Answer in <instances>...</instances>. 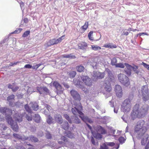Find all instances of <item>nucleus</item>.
Here are the masks:
<instances>
[{
  "label": "nucleus",
  "instance_id": "nucleus-1",
  "mask_svg": "<svg viewBox=\"0 0 149 149\" xmlns=\"http://www.w3.org/2000/svg\"><path fill=\"white\" fill-rule=\"evenodd\" d=\"M15 112V114L14 115V119L15 121L18 122H20L22 120V117L24 116L23 114H19L15 111H13L9 109L6 107H1L0 108V112L3 114L6 115V118L8 124H10L13 130L15 132H17L19 127L17 123L14 122L11 116L12 114Z\"/></svg>",
  "mask_w": 149,
  "mask_h": 149
},
{
  "label": "nucleus",
  "instance_id": "nucleus-2",
  "mask_svg": "<svg viewBox=\"0 0 149 149\" xmlns=\"http://www.w3.org/2000/svg\"><path fill=\"white\" fill-rule=\"evenodd\" d=\"M147 130V128L143 120L138 121L135 127L134 135L137 138H140L143 136Z\"/></svg>",
  "mask_w": 149,
  "mask_h": 149
},
{
  "label": "nucleus",
  "instance_id": "nucleus-3",
  "mask_svg": "<svg viewBox=\"0 0 149 149\" xmlns=\"http://www.w3.org/2000/svg\"><path fill=\"white\" fill-rule=\"evenodd\" d=\"M105 73H107L109 77V80L107 81L106 79L105 81L104 86V90L106 92H103V93L104 94H106L107 93H109L111 90V85L110 82H114L115 79L112 73L110 70L108 69H106L104 72Z\"/></svg>",
  "mask_w": 149,
  "mask_h": 149
},
{
  "label": "nucleus",
  "instance_id": "nucleus-4",
  "mask_svg": "<svg viewBox=\"0 0 149 149\" xmlns=\"http://www.w3.org/2000/svg\"><path fill=\"white\" fill-rule=\"evenodd\" d=\"M75 107L74 108H72L71 111L74 115H76L78 113L79 115V117L84 121H88L90 122L91 120L86 116H84V114L81 111L82 110V107L81 104L79 102L77 105H75Z\"/></svg>",
  "mask_w": 149,
  "mask_h": 149
},
{
  "label": "nucleus",
  "instance_id": "nucleus-5",
  "mask_svg": "<svg viewBox=\"0 0 149 149\" xmlns=\"http://www.w3.org/2000/svg\"><path fill=\"white\" fill-rule=\"evenodd\" d=\"M139 105L138 104H136L133 108V110L132 111L131 114V117L133 120H134L136 118L140 117L145 111L143 110V111H141L139 110Z\"/></svg>",
  "mask_w": 149,
  "mask_h": 149
},
{
  "label": "nucleus",
  "instance_id": "nucleus-6",
  "mask_svg": "<svg viewBox=\"0 0 149 149\" xmlns=\"http://www.w3.org/2000/svg\"><path fill=\"white\" fill-rule=\"evenodd\" d=\"M131 107V101L129 99H125L123 102L121 110L124 113H127L130 111Z\"/></svg>",
  "mask_w": 149,
  "mask_h": 149
},
{
  "label": "nucleus",
  "instance_id": "nucleus-7",
  "mask_svg": "<svg viewBox=\"0 0 149 149\" xmlns=\"http://www.w3.org/2000/svg\"><path fill=\"white\" fill-rule=\"evenodd\" d=\"M119 81L123 86H128L130 84L129 78L125 74L120 73L117 76Z\"/></svg>",
  "mask_w": 149,
  "mask_h": 149
},
{
  "label": "nucleus",
  "instance_id": "nucleus-8",
  "mask_svg": "<svg viewBox=\"0 0 149 149\" xmlns=\"http://www.w3.org/2000/svg\"><path fill=\"white\" fill-rule=\"evenodd\" d=\"M64 36H63L57 39H53L47 42L44 45L46 48L51 46V45L56 44L61 42L62 40L64 39Z\"/></svg>",
  "mask_w": 149,
  "mask_h": 149
},
{
  "label": "nucleus",
  "instance_id": "nucleus-9",
  "mask_svg": "<svg viewBox=\"0 0 149 149\" xmlns=\"http://www.w3.org/2000/svg\"><path fill=\"white\" fill-rule=\"evenodd\" d=\"M108 146L110 147L113 146V148L118 149L119 147L118 144H116L113 142H107L103 143L100 146V149H109Z\"/></svg>",
  "mask_w": 149,
  "mask_h": 149
},
{
  "label": "nucleus",
  "instance_id": "nucleus-10",
  "mask_svg": "<svg viewBox=\"0 0 149 149\" xmlns=\"http://www.w3.org/2000/svg\"><path fill=\"white\" fill-rule=\"evenodd\" d=\"M24 108L26 111L31 113V111L30 108H31L33 110L36 111L38 109V105L36 102L30 103L29 104V106L27 104L25 105Z\"/></svg>",
  "mask_w": 149,
  "mask_h": 149
},
{
  "label": "nucleus",
  "instance_id": "nucleus-11",
  "mask_svg": "<svg viewBox=\"0 0 149 149\" xmlns=\"http://www.w3.org/2000/svg\"><path fill=\"white\" fill-rule=\"evenodd\" d=\"M141 92L143 100L145 101L148 100L149 98V94L147 86L145 85L142 87Z\"/></svg>",
  "mask_w": 149,
  "mask_h": 149
},
{
  "label": "nucleus",
  "instance_id": "nucleus-12",
  "mask_svg": "<svg viewBox=\"0 0 149 149\" xmlns=\"http://www.w3.org/2000/svg\"><path fill=\"white\" fill-rule=\"evenodd\" d=\"M73 81L75 85L77 87L81 88L85 93L87 94L88 93V89L85 87L83 85L82 83L81 82L79 79H74Z\"/></svg>",
  "mask_w": 149,
  "mask_h": 149
},
{
  "label": "nucleus",
  "instance_id": "nucleus-13",
  "mask_svg": "<svg viewBox=\"0 0 149 149\" xmlns=\"http://www.w3.org/2000/svg\"><path fill=\"white\" fill-rule=\"evenodd\" d=\"M81 79L84 84L88 86H90L92 84V82L91 79L87 76H82Z\"/></svg>",
  "mask_w": 149,
  "mask_h": 149
},
{
  "label": "nucleus",
  "instance_id": "nucleus-14",
  "mask_svg": "<svg viewBox=\"0 0 149 149\" xmlns=\"http://www.w3.org/2000/svg\"><path fill=\"white\" fill-rule=\"evenodd\" d=\"M53 85L56 89V92L58 94H61L63 93V88L61 86L57 81H54L53 83Z\"/></svg>",
  "mask_w": 149,
  "mask_h": 149
},
{
  "label": "nucleus",
  "instance_id": "nucleus-15",
  "mask_svg": "<svg viewBox=\"0 0 149 149\" xmlns=\"http://www.w3.org/2000/svg\"><path fill=\"white\" fill-rule=\"evenodd\" d=\"M37 90L40 94H49V90L45 86L38 87L37 88Z\"/></svg>",
  "mask_w": 149,
  "mask_h": 149
},
{
  "label": "nucleus",
  "instance_id": "nucleus-16",
  "mask_svg": "<svg viewBox=\"0 0 149 149\" xmlns=\"http://www.w3.org/2000/svg\"><path fill=\"white\" fill-rule=\"evenodd\" d=\"M115 91L116 95L118 97H122L123 95L122 90L121 86L120 85L118 84L116 85Z\"/></svg>",
  "mask_w": 149,
  "mask_h": 149
},
{
  "label": "nucleus",
  "instance_id": "nucleus-17",
  "mask_svg": "<svg viewBox=\"0 0 149 149\" xmlns=\"http://www.w3.org/2000/svg\"><path fill=\"white\" fill-rule=\"evenodd\" d=\"M92 75L94 79H102L105 75V72L101 73L99 72L94 71L93 72Z\"/></svg>",
  "mask_w": 149,
  "mask_h": 149
},
{
  "label": "nucleus",
  "instance_id": "nucleus-18",
  "mask_svg": "<svg viewBox=\"0 0 149 149\" xmlns=\"http://www.w3.org/2000/svg\"><path fill=\"white\" fill-rule=\"evenodd\" d=\"M148 136V135L145 136L141 141V144L142 145H145L146 143L147 144L145 147V149H148L149 147V139Z\"/></svg>",
  "mask_w": 149,
  "mask_h": 149
},
{
  "label": "nucleus",
  "instance_id": "nucleus-19",
  "mask_svg": "<svg viewBox=\"0 0 149 149\" xmlns=\"http://www.w3.org/2000/svg\"><path fill=\"white\" fill-rule=\"evenodd\" d=\"M70 93L74 99L80 101L81 100L80 95L76 91L72 90L70 91Z\"/></svg>",
  "mask_w": 149,
  "mask_h": 149
},
{
  "label": "nucleus",
  "instance_id": "nucleus-20",
  "mask_svg": "<svg viewBox=\"0 0 149 149\" xmlns=\"http://www.w3.org/2000/svg\"><path fill=\"white\" fill-rule=\"evenodd\" d=\"M125 65L126 67L125 71L128 76L131 75V70L132 68V66L126 63H125Z\"/></svg>",
  "mask_w": 149,
  "mask_h": 149
},
{
  "label": "nucleus",
  "instance_id": "nucleus-21",
  "mask_svg": "<svg viewBox=\"0 0 149 149\" xmlns=\"http://www.w3.org/2000/svg\"><path fill=\"white\" fill-rule=\"evenodd\" d=\"M23 139L34 142H37L38 141V138L33 135L30 136L29 137L24 136Z\"/></svg>",
  "mask_w": 149,
  "mask_h": 149
},
{
  "label": "nucleus",
  "instance_id": "nucleus-22",
  "mask_svg": "<svg viewBox=\"0 0 149 149\" xmlns=\"http://www.w3.org/2000/svg\"><path fill=\"white\" fill-rule=\"evenodd\" d=\"M55 120L59 123H61L63 121L61 115L58 114H55L54 116Z\"/></svg>",
  "mask_w": 149,
  "mask_h": 149
},
{
  "label": "nucleus",
  "instance_id": "nucleus-23",
  "mask_svg": "<svg viewBox=\"0 0 149 149\" xmlns=\"http://www.w3.org/2000/svg\"><path fill=\"white\" fill-rule=\"evenodd\" d=\"M60 124L61 125L62 128L64 129L65 130H66L68 129L69 127L67 121H62L61 122V123H60Z\"/></svg>",
  "mask_w": 149,
  "mask_h": 149
},
{
  "label": "nucleus",
  "instance_id": "nucleus-24",
  "mask_svg": "<svg viewBox=\"0 0 149 149\" xmlns=\"http://www.w3.org/2000/svg\"><path fill=\"white\" fill-rule=\"evenodd\" d=\"M92 133L93 136L97 139H100L102 138V135L97 132H95L92 130Z\"/></svg>",
  "mask_w": 149,
  "mask_h": 149
},
{
  "label": "nucleus",
  "instance_id": "nucleus-25",
  "mask_svg": "<svg viewBox=\"0 0 149 149\" xmlns=\"http://www.w3.org/2000/svg\"><path fill=\"white\" fill-rule=\"evenodd\" d=\"M97 129L98 131L97 132L99 133H100L102 134H104L106 133V131L105 130L100 126H97Z\"/></svg>",
  "mask_w": 149,
  "mask_h": 149
},
{
  "label": "nucleus",
  "instance_id": "nucleus-26",
  "mask_svg": "<svg viewBox=\"0 0 149 149\" xmlns=\"http://www.w3.org/2000/svg\"><path fill=\"white\" fill-rule=\"evenodd\" d=\"M46 115V116H47V123L49 124L53 123L54 121L52 117L49 114Z\"/></svg>",
  "mask_w": 149,
  "mask_h": 149
},
{
  "label": "nucleus",
  "instance_id": "nucleus-27",
  "mask_svg": "<svg viewBox=\"0 0 149 149\" xmlns=\"http://www.w3.org/2000/svg\"><path fill=\"white\" fill-rule=\"evenodd\" d=\"M62 56L63 58L70 59H74L75 58V56L72 54L63 55Z\"/></svg>",
  "mask_w": 149,
  "mask_h": 149
},
{
  "label": "nucleus",
  "instance_id": "nucleus-28",
  "mask_svg": "<svg viewBox=\"0 0 149 149\" xmlns=\"http://www.w3.org/2000/svg\"><path fill=\"white\" fill-rule=\"evenodd\" d=\"M28 20L27 18H24L23 20L22 21L20 26V27H22L23 26H26V24L28 23Z\"/></svg>",
  "mask_w": 149,
  "mask_h": 149
},
{
  "label": "nucleus",
  "instance_id": "nucleus-29",
  "mask_svg": "<svg viewBox=\"0 0 149 149\" xmlns=\"http://www.w3.org/2000/svg\"><path fill=\"white\" fill-rule=\"evenodd\" d=\"M65 134V135L70 138H73L74 136V134H72L70 131H66Z\"/></svg>",
  "mask_w": 149,
  "mask_h": 149
},
{
  "label": "nucleus",
  "instance_id": "nucleus-30",
  "mask_svg": "<svg viewBox=\"0 0 149 149\" xmlns=\"http://www.w3.org/2000/svg\"><path fill=\"white\" fill-rule=\"evenodd\" d=\"M25 90L27 91L28 94H31L32 92H35L32 87H29L28 86L25 88Z\"/></svg>",
  "mask_w": 149,
  "mask_h": 149
},
{
  "label": "nucleus",
  "instance_id": "nucleus-31",
  "mask_svg": "<svg viewBox=\"0 0 149 149\" xmlns=\"http://www.w3.org/2000/svg\"><path fill=\"white\" fill-rule=\"evenodd\" d=\"M15 97V95H12L8 96L7 98V100L9 102V104L10 105L12 106V104L11 103V101H12Z\"/></svg>",
  "mask_w": 149,
  "mask_h": 149
},
{
  "label": "nucleus",
  "instance_id": "nucleus-32",
  "mask_svg": "<svg viewBox=\"0 0 149 149\" xmlns=\"http://www.w3.org/2000/svg\"><path fill=\"white\" fill-rule=\"evenodd\" d=\"M40 119L41 118L39 115L38 114H36L35 115L34 118L35 121L37 123H38L40 122Z\"/></svg>",
  "mask_w": 149,
  "mask_h": 149
},
{
  "label": "nucleus",
  "instance_id": "nucleus-33",
  "mask_svg": "<svg viewBox=\"0 0 149 149\" xmlns=\"http://www.w3.org/2000/svg\"><path fill=\"white\" fill-rule=\"evenodd\" d=\"M13 135L15 138L19 139H21L23 141L25 140V139H23L24 136H21L20 135L16 134H14Z\"/></svg>",
  "mask_w": 149,
  "mask_h": 149
},
{
  "label": "nucleus",
  "instance_id": "nucleus-34",
  "mask_svg": "<svg viewBox=\"0 0 149 149\" xmlns=\"http://www.w3.org/2000/svg\"><path fill=\"white\" fill-rule=\"evenodd\" d=\"M78 46L80 49H83L86 47L87 44L85 42H83L79 44Z\"/></svg>",
  "mask_w": 149,
  "mask_h": 149
},
{
  "label": "nucleus",
  "instance_id": "nucleus-35",
  "mask_svg": "<svg viewBox=\"0 0 149 149\" xmlns=\"http://www.w3.org/2000/svg\"><path fill=\"white\" fill-rule=\"evenodd\" d=\"M104 47L108 48H116V45H113L112 44L109 43L108 44L104 45Z\"/></svg>",
  "mask_w": 149,
  "mask_h": 149
},
{
  "label": "nucleus",
  "instance_id": "nucleus-36",
  "mask_svg": "<svg viewBox=\"0 0 149 149\" xmlns=\"http://www.w3.org/2000/svg\"><path fill=\"white\" fill-rule=\"evenodd\" d=\"M61 139L63 141V142L62 141H58V143L59 144H63L64 143V142H66L67 141V140L66 138L64 136H61Z\"/></svg>",
  "mask_w": 149,
  "mask_h": 149
},
{
  "label": "nucleus",
  "instance_id": "nucleus-37",
  "mask_svg": "<svg viewBox=\"0 0 149 149\" xmlns=\"http://www.w3.org/2000/svg\"><path fill=\"white\" fill-rule=\"evenodd\" d=\"M76 69L78 72H81L84 71V68L83 66H78L76 67Z\"/></svg>",
  "mask_w": 149,
  "mask_h": 149
},
{
  "label": "nucleus",
  "instance_id": "nucleus-38",
  "mask_svg": "<svg viewBox=\"0 0 149 149\" xmlns=\"http://www.w3.org/2000/svg\"><path fill=\"white\" fill-rule=\"evenodd\" d=\"M45 107L46 108V110H47L46 111H45L47 112V113H45V111H43V113L45 114V115H47L48 114H49V110H51V107L48 105H46Z\"/></svg>",
  "mask_w": 149,
  "mask_h": 149
},
{
  "label": "nucleus",
  "instance_id": "nucleus-39",
  "mask_svg": "<svg viewBox=\"0 0 149 149\" xmlns=\"http://www.w3.org/2000/svg\"><path fill=\"white\" fill-rule=\"evenodd\" d=\"M91 46L92 49L95 51H97L101 49V47L96 45H91Z\"/></svg>",
  "mask_w": 149,
  "mask_h": 149
},
{
  "label": "nucleus",
  "instance_id": "nucleus-40",
  "mask_svg": "<svg viewBox=\"0 0 149 149\" xmlns=\"http://www.w3.org/2000/svg\"><path fill=\"white\" fill-rule=\"evenodd\" d=\"M126 138H125L123 136H120L118 140L119 141V142L121 144L125 142Z\"/></svg>",
  "mask_w": 149,
  "mask_h": 149
},
{
  "label": "nucleus",
  "instance_id": "nucleus-41",
  "mask_svg": "<svg viewBox=\"0 0 149 149\" xmlns=\"http://www.w3.org/2000/svg\"><path fill=\"white\" fill-rule=\"evenodd\" d=\"M64 117L68 120L70 123H72V122L71 119L70 118L69 116L66 114H65L63 115Z\"/></svg>",
  "mask_w": 149,
  "mask_h": 149
},
{
  "label": "nucleus",
  "instance_id": "nucleus-42",
  "mask_svg": "<svg viewBox=\"0 0 149 149\" xmlns=\"http://www.w3.org/2000/svg\"><path fill=\"white\" fill-rule=\"evenodd\" d=\"M116 67L123 68L125 67V63L124 64L122 63H117V64L116 65Z\"/></svg>",
  "mask_w": 149,
  "mask_h": 149
},
{
  "label": "nucleus",
  "instance_id": "nucleus-43",
  "mask_svg": "<svg viewBox=\"0 0 149 149\" xmlns=\"http://www.w3.org/2000/svg\"><path fill=\"white\" fill-rule=\"evenodd\" d=\"M72 121V123L73 122L77 124L79 123L80 122V119L78 118V117H77L76 116L74 117V119L73 120V121Z\"/></svg>",
  "mask_w": 149,
  "mask_h": 149
},
{
  "label": "nucleus",
  "instance_id": "nucleus-44",
  "mask_svg": "<svg viewBox=\"0 0 149 149\" xmlns=\"http://www.w3.org/2000/svg\"><path fill=\"white\" fill-rule=\"evenodd\" d=\"M117 61L116 59L115 58H113L111 61V64L113 65H115L116 66V65L117 64L116 63Z\"/></svg>",
  "mask_w": 149,
  "mask_h": 149
},
{
  "label": "nucleus",
  "instance_id": "nucleus-45",
  "mask_svg": "<svg viewBox=\"0 0 149 149\" xmlns=\"http://www.w3.org/2000/svg\"><path fill=\"white\" fill-rule=\"evenodd\" d=\"M88 26V22H86L85 24L82 26V28L84 30H85Z\"/></svg>",
  "mask_w": 149,
  "mask_h": 149
},
{
  "label": "nucleus",
  "instance_id": "nucleus-46",
  "mask_svg": "<svg viewBox=\"0 0 149 149\" xmlns=\"http://www.w3.org/2000/svg\"><path fill=\"white\" fill-rule=\"evenodd\" d=\"M30 31H25L23 35H22V37H27L30 34Z\"/></svg>",
  "mask_w": 149,
  "mask_h": 149
},
{
  "label": "nucleus",
  "instance_id": "nucleus-47",
  "mask_svg": "<svg viewBox=\"0 0 149 149\" xmlns=\"http://www.w3.org/2000/svg\"><path fill=\"white\" fill-rule=\"evenodd\" d=\"M22 29V28H19L18 29H17L14 32H12L11 33L12 34L18 33L21 31Z\"/></svg>",
  "mask_w": 149,
  "mask_h": 149
},
{
  "label": "nucleus",
  "instance_id": "nucleus-48",
  "mask_svg": "<svg viewBox=\"0 0 149 149\" xmlns=\"http://www.w3.org/2000/svg\"><path fill=\"white\" fill-rule=\"evenodd\" d=\"M76 73L75 71H72L70 73V75L71 77H74L76 74Z\"/></svg>",
  "mask_w": 149,
  "mask_h": 149
},
{
  "label": "nucleus",
  "instance_id": "nucleus-49",
  "mask_svg": "<svg viewBox=\"0 0 149 149\" xmlns=\"http://www.w3.org/2000/svg\"><path fill=\"white\" fill-rule=\"evenodd\" d=\"M42 64H39L32 66V68L33 69L37 70L39 67H40Z\"/></svg>",
  "mask_w": 149,
  "mask_h": 149
},
{
  "label": "nucleus",
  "instance_id": "nucleus-50",
  "mask_svg": "<svg viewBox=\"0 0 149 149\" xmlns=\"http://www.w3.org/2000/svg\"><path fill=\"white\" fill-rule=\"evenodd\" d=\"M26 118L28 121H31L32 120V116L30 114L26 115Z\"/></svg>",
  "mask_w": 149,
  "mask_h": 149
},
{
  "label": "nucleus",
  "instance_id": "nucleus-51",
  "mask_svg": "<svg viewBox=\"0 0 149 149\" xmlns=\"http://www.w3.org/2000/svg\"><path fill=\"white\" fill-rule=\"evenodd\" d=\"M19 88V87L16 86L15 85H14V86L13 87V92H15L16 91H17Z\"/></svg>",
  "mask_w": 149,
  "mask_h": 149
},
{
  "label": "nucleus",
  "instance_id": "nucleus-52",
  "mask_svg": "<svg viewBox=\"0 0 149 149\" xmlns=\"http://www.w3.org/2000/svg\"><path fill=\"white\" fill-rule=\"evenodd\" d=\"M91 142L93 145H96L98 144V142L95 141L93 137H91Z\"/></svg>",
  "mask_w": 149,
  "mask_h": 149
},
{
  "label": "nucleus",
  "instance_id": "nucleus-53",
  "mask_svg": "<svg viewBox=\"0 0 149 149\" xmlns=\"http://www.w3.org/2000/svg\"><path fill=\"white\" fill-rule=\"evenodd\" d=\"M88 63H91L92 64H91L92 66L94 68H96V66L97 65V63L96 62H94L93 63L92 62H91V61L88 62Z\"/></svg>",
  "mask_w": 149,
  "mask_h": 149
},
{
  "label": "nucleus",
  "instance_id": "nucleus-54",
  "mask_svg": "<svg viewBox=\"0 0 149 149\" xmlns=\"http://www.w3.org/2000/svg\"><path fill=\"white\" fill-rule=\"evenodd\" d=\"M141 65H143L146 68L149 70V65H148L143 62L142 63Z\"/></svg>",
  "mask_w": 149,
  "mask_h": 149
},
{
  "label": "nucleus",
  "instance_id": "nucleus-55",
  "mask_svg": "<svg viewBox=\"0 0 149 149\" xmlns=\"http://www.w3.org/2000/svg\"><path fill=\"white\" fill-rule=\"evenodd\" d=\"M14 84H9L8 85V87L9 88H10L12 89V91H13V89L14 86Z\"/></svg>",
  "mask_w": 149,
  "mask_h": 149
},
{
  "label": "nucleus",
  "instance_id": "nucleus-56",
  "mask_svg": "<svg viewBox=\"0 0 149 149\" xmlns=\"http://www.w3.org/2000/svg\"><path fill=\"white\" fill-rule=\"evenodd\" d=\"M32 66L29 64H26L24 66V68H28V69H31L32 68Z\"/></svg>",
  "mask_w": 149,
  "mask_h": 149
},
{
  "label": "nucleus",
  "instance_id": "nucleus-57",
  "mask_svg": "<svg viewBox=\"0 0 149 149\" xmlns=\"http://www.w3.org/2000/svg\"><path fill=\"white\" fill-rule=\"evenodd\" d=\"M46 137L48 139H50L51 138V135L49 132H47L46 134Z\"/></svg>",
  "mask_w": 149,
  "mask_h": 149
},
{
  "label": "nucleus",
  "instance_id": "nucleus-58",
  "mask_svg": "<svg viewBox=\"0 0 149 149\" xmlns=\"http://www.w3.org/2000/svg\"><path fill=\"white\" fill-rule=\"evenodd\" d=\"M122 118L125 122L127 123L126 115L123 116L122 117Z\"/></svg>",
  "mask_w": 149,
  "mask_h": 149
},
{
  "label": "nucleus",
  "instance_id": "nucleus-59",
  "mask_svg": "<svg viewBox=\"0 0 149 149\" xmlns=\"http://www.w3.org/2000/svg\"><path fill=\"white\" fill-rule=\"evenodd\" d=\"M132 69L133 70V71L134 72L135 71H136V70L138 68V67L136 65H134V66H132Z\"/></svg>",
  "mask_w": 149,
  "mask_h": 149
},
{
  "label": "nucleus",
  "instance_id": "nucleus-60",
  "mask_svg": "<svg viewBox=\"0 0 149 149\" xmlns=\"http://www.w3.org/2000/svg\"><path fill=\"white\" fill-rule=\"evenodd\" d=\"M118 109L119 108L118 107H115L114 108V113H117Z\"/></svg>",
  "mask_w": 149,
  "mask_h": 149
},
{
  "label": "nucleus",
  "instance_id": "nucleus-61",
  "mask_svg": "<svg viewBox=\"0 0 149 149\" xmlns=\"http://www.w3.org/2000/svg\"><path fill=\"white\" fill-rule=\"evenodd\" d=\"M63 85L65 88H68L69 87V86L66 83H63Z\"/></svg>",
  "mask_w": 149,
  "mask_h": 149
},
{
  "label": "nucleus",
  "instance_id": "nucleus-62",
  "mask_svg": "<svg viewBox=\"0 0 149 149\" xmlns=\"http://www.w3.org/2000/svg\"><path fill=\"white\" fill-rule=\"evenodd\" d=\"M18 1L19 3L21 9H22V7H23L24 6V3L22 1H20V2H19Z\"/></svg>",
  "mask_w": 149,
  "mask_h": 149
},
{
  "label": "nucleus",
  "instance_id": "nucleus-63",
  "mask_svg": "<svg viewBox=\"0 0 149 149\" xmlns=\"http://www.w3.org/2000/svg\"><path fill=\"white\" fill-rule=\"evenodd\" d=\"M31 132H34L36 130V127H35L32 126L31 128Z\"/></svg>",
  "mask_w": 149,
  "mask_h": 149
},
{
  "label": "nucleus",
  "instance_id": "nucleus-64",
  "mask_svg": "<svg viewBox=\"0 0 149 149\" xmlns=\"http://www.w3.org/2000/svg\"><path fill=\"white\" fill-rule=\"evenodd\" d=\"M16 149H26L25 148L22 147L21 145L19 146H17Z\"/></svg>",
  "mask_w": 149,
  "mask_h": 149
}]
</instances>
